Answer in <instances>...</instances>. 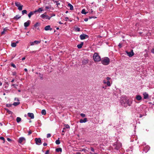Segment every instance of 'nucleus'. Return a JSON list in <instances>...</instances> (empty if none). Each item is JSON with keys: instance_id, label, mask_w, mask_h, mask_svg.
Returning a JSON list of instances; mask_svg holds the SVG:
<instances>
[{"instance_id": "c756f323", "label": "nucleus", "mask_w": 154, "mask_h": 154, "mask_svg": "<svg viewBox=\"0 0 154 154\" xmlns=\"http://www.w3.org/2000/svg\"><path fill=\"white\" fill-rule=\"evenodd\" d=\"M21 119L20 117H17V119H16L17 122L18 123H19L20 121H21Z\"/></svg>"}, {"instance_id": "2f4dec72", "label": "nucleus", "mask_w": 154, "mask_h": 154, "mask_svg": "<svg viewBox=\"0 0 154 154\" xmlns=\"http://www.w3.org/2000/svg\"><path fill=\"white\" fill-rule=\"evenodd\" d=\"M75 31H78V32H79L80 30V28L79 27H75Z\"/></svg>"}, {"instance_id": "13d9d810", "label": "nucleus", "mask_w": 154, "mask_h": 154, "mask_svg": "<svg viewBox=\"0 0 154 154\" xmlns=\"http://www.w3.org/2000/svg\"><path fill=\"white\" fill-rule=\"evenodd\" d=\"M24 71H25V72H27V69H26V68H25V69H24Z\"/></svg>"}, {"instance_id": "0eeeda50", "label": "nucleus", "mask_w": 154, "mask_h": 154, "mask_svg": "<svg viewBox=\"0 0 154 154\" xmlns=\"http://www.w3.org/2000/svg\"><path fill=\"white\" fill-rule=\"evenodd\" d=\"M40 42H41L40 41L35 40V41L33 42H30V45L32 46V45H34L35 44H38L39 43H40Z\"/></svg>"}, {"instance_id": "9b49d317", "label": "nucleus", "mask_w": 154, "mask_h": 154, "mask_svg": "<svg viewBox=\"0 0 154 154\" xmlns=\"http://www.w3.org/2000/svg\"><path fill=\"white\" fill-rule=\"evenodd\" d=\"M19 43L18 41H17L16 42H12L11 43V46L12 47H15L17 46V44Z\"/></svg>"}, {"instance_id": "6ab92c4d", "label": "nucleus", "mask_w": 154, "mask_h": 154, "mask_svg": "<svg viewBox=\"0 0 154 154\" xmlns=\"http://www.w3.org/2000/svg\"><path fill=\"white\" fill-rule=\"evenodd\" d=\"M43 11V9L42 8H39L37 10H35V12H38L40 13Z\"/></svg>"}, {"instance_id": "412c9836", "label": "nucleus", "mask_w": 154, "mask_h": 154, "mask_svg": "<svg viewBox=\"0 0 154 154\" xmlns=\"http://www.w3.org/2000/svg\"><path fill=\"white\" fill-rule=\"evenodd\" d=\"M7 30V28H4L3 31L1 32V34L2 35H4L5 33V32Z\"/></svg>"}, {"instance_id": "a19ab883", "label": "nucleus", "mask_w": 154, "mask_h": 154, "mask_svg": "<svg viewBox=\"0 0 154 154\" xmlns=\"http://www.w3.org/2000/svg\"><path fill=\"white\" fill-rule=\"evenodd\" d=\"M12 105L11 104H7L6 105L8 107H10L12 106Z\"/></svg>"}, {"instance_id": "bb28decb", "label": "nucleus", "mask_w": 154, "mask_h": 154, "mask_svg": "<svg viewBox=\"0 0 154 154\" xmlns=\"http://www.w3.org/2000/svg\"><path fill=\"white\" fill-rule=\"evenodd\" d=\"M112 84V83H110V81H107L106 82V84H107V85L108 86H111V84Z\"/></svg>"}, {"instance_id": "393cba45", "label": "nucleus", "mask_w": 154, "mask_h": 154, "mask_svg": "<svg viewBox=\"0 0 154 154\" xmlns=\"http://www.w3.org/2000/svg\"><path fill=\"white\" fill-rule=\"evenodd\" d=\"M81 13L83 14H86L88 13V12H85V9H83L81 11Z\"/></svg>"}, {"instance_id": "5701e85b", "label": "nucleus", "mask_w": 154, "mask_h": 154, "mask_svg": "<svg viewBox=\"0 0 154 154\" xmlns=\"http://www.w3.org/2000/svg\"><path fill=\"white\" fill-rule=\"evenodd\" d=\"M68 6L70 7V10H72L73 9V6L70 3L68 4Z\"/></svg>"}, {"instance_id": "4d7b16f0", "label": "nucleus", "mask_w": 154, "mask_h": 154, "mask_svg": "<svg viewBox=\"0 0 154 154\" xmlns=\"http://www.w3.org/2000/svg\"><path fill=\"white\" fill-rule=\"evenodd\" d=\"M60 4V3H59L58 2H57V6Z\"/></svg>"}, {"instance_id": "bf43d9fd", "label": "nucleus", "mask_w": 154, "mask_h": 154, "mask_svg": "<svg viewBox=\"0 0 154 154\" xmlns=\"http://www.w3.org/2000/svg\"><path fill=\"white\" fill-rule=\"evenodd\" d=\"M8 112H9V114L12 112L11 111H9V110H8Z\"/></svg>"}, {"instance_id": "ea45409f", "label": "nucleus", "mask_w": 154, "mask_h": 154, "mask_svg": "<svg viewBox=\"0 0 154 154\" xmlns=\"http://www.w3.org/2000/svg\"><path fill=\"white\" fill-rule=\"evenodd\" d=\"M50 8V6H46L45 7V8L46 9H49Z\"/></svg>"}, {"instance_id": "9d476101", "label": "nucleus", "mask_w": 154, "mask_h": 154, "mask_svg": "<svg viewBox=\"0 0 154 154\" xmlns=\"http://www.w3.org/2000/svg\"><path fill=\"white\" fill-rule=\"evenodd\" d=\"M136 99L138 101H140L142 99L141 96L139 95H136L135 97Z\"/></svg>"}, {"instance_id": "c9c22d12", "label": "nucleus", "mask_w": 154, "mask_h": 154, "mask_svg": "<svg viewBox=\"0 0 154 154\" xmlns=\"http://www.w3.org/2000/svg\"><path fill=\"white\" fill-rule=\"evenodd\" d=\"M51 137V134H48L47 135V138H49Z\"/></svg>"}, {"instance_id": "09e8293b", "label": "nucleus", "mask_w": 154, "mask_h": 154, "mask_svg": "<svg viewBox=\"0 0 154 154\" xmlns=\"http://www.w3.org/2000/svg\"><path fill=\"white\" fill-rule=\"evenodd\" d=\"M103 83L104 84H106V80H104L103 81Z\"/></svg>"}, {"instance_id": "a211bd4d", "label": "nucleus", "mask_w": 154, "mask_h": 154, "mask_svg": "<svg viewBox=\"0 0 154 154\" xmlns=\"http://www.w3.org/2000/svg\"><path fill=\"white\" fill-rule=\"evenodd\" d=\"M35 11L34 12L31 11L28 14V16L29 17V18H30L31 17V16L34 14L35 13Z\"/></svg>"}, {"instance_id": "de8ad7c7", "label": "nucleus", "mask_w": 154, "mask_h": 154, "mask_svg": "<svg viewBox=\"0 0 154 154\" xmlns=\"http://www.w3.org/2000/svg\"><path fill=\"white\" fill-rule=\"evenodd\" d=\"M38 23H37L36 24H35L34 25V27H36L37 26H38Z\"/></svg>"}, {"instance_id": "603ef678", "label": "nucleus", "mask_w": 154, "mask_h": 154, "mask_svg": "<svg viewBox=\"0 0 154 154\" xmlns=\"http://www.w3.org/2000/svg\"><path fill=\"white\" fill-rule=\"evenodd\" d=\"M91 150L93 152H94V149L93 148H91Z\"/></svg>"}, {"instance_id": "aec40b11", "label": "nucleus", "mask_w": 154, "mask_h": 154, "mask_svg": "<svg viewBox=\"0 0 154 154\" xmlns=\"http://www.w3.org/2000/svg\"><path fill=\"white\" fill-rule=\"evenodd\" d=\"M83 45V43L82 42L81 44L78 45H77V47L78 48H82Z\"/></svg>"}, {"instance_id": "7c9ffc66", "label": "nucleus", "mask_w": 154, "mask_h": 154, "mask_svg": "<svg viewBox=\"0 0 154 154\" xmlns=\"http://www.w3.org/2000/svg\"><path fill=\"white\" fill-rule=\"evenodd\" d=\"M59 138H58L57 140L55 141V143L57 144L58 145L60 143V142L59 140Z\"/></svg>"}, {"instance_id": "0e129e2a", "label": "nucleus", "mask_w": 154, "mask_h": 154, "mask_svg": "<svg viewBox=\"0 0 154 154\" xmlns=\"http://www.w3.org/2000/svg\"><path fill=\"white\" fill-rule=\"evenodd\" d=\"M76 154H81V153L79 152H76Z\"/></svg>"}, {"instance_id": "052dcab7", "label": "nucleus", "mask_w": 154, "mask_h": 154, "mask_svg": "<svg viewBox=\"0 0 154 154\" xmlns=\"http://www.w3.org/2000/svg\"><path fill=\"white\" fill-rule=\"evenodd\" d=\"M119 46L120 47V48H121V44L120 43H119Z\"/></svg>"}, {"instance_id": "69168bd1", "label": "nucleus", "mask_w": 154, "mask_h": 154, "mask_svg": "<svg viewBox=\"0 0 154 154\" xmlns=\"http://www.w3.org/2000/svg\"><path fill=\"white\" fill-rule=\"evenodd\" d=\"M14 79H13L12 80V81H11V82H13L14 81Z\"/></svg>"}, {"instance_id": "f3484780", "label": "nucleus", "mask_w": 154, "mask_h": 154, "mask_svg": "<svg viewBox=\"0 0 154 154\" xmlns=\"http://www.w3.org/2000/svg\"><path fill=\"white\" fill-rule=\"evenodd\" d=\"M122 146V144L120 143H118L117 144V145L116 147L115 148L117 150H118L119 148H120Z\"/></svg>"}, {"instance_id": "f704fd0d", "label": "nucleus", "mask_w": 154, "mask_h": 154, "mask_svg": "<svg viewBox=\"0 0 154 154\" xmlns=\"http://www.w3.org/2000/svg\"><path fill=\"white\" fill-rule=\"evenodd\" d=\"M80 116H81L83 117H85V114H83V113H81L80 114Z\"/></svg>"}, {"instance_id": "58836bf2", "label": "nucleus", "mask_w": 154, "mask_h": 154, "mask_svg": "<svg viewBox=\"0 0 154 154\" xmlns=\"http://www.w3.org/2000/svg\"><path fill=\"white\" fill-rule=\"evenodd\" d=\"M106 79L107 81H109V80L111 79V78L109 77H107L106 78Z\"/></svg>"}, {"instance_id": "39448f33", "label": "nucleus", "mask_w": 154, "mask_h": 154, "mask_svg": "<svg viewBox=\"0 0 154 154\" xmlns=\"http://www.w3.org/2000/svg\"><path fill=\"white\" fill-rule=\"evenodd\" d=\"M35 143L36 144L40 145L41 144V140L40 138H36L35 139Z\"/></svg>"}, {"instance_id": "864d4df0", "label": "nucleus", "mask_w": 154, "mask_h": 154, "mask_svg": "<svg viewBox=\"0 0 154 154\" xmlns=\"http://www.w3.org/2000/svg\"><path fill=\"white\" fill-rule=\"evenodd\" d=\"M47 145V144L46 143H44L43 144V145L44 146H46Z\"/></svg>"}, {"instance_id": "2eb2a0df", "label": "nucleus", "mask_w": 154, "mask_h": 154, "mask_svg": "<svg viewBox=\"0 0 154 154\" xmlns=\"http://www.w3.org/2000/svg\"><path fill=\"white\" fill-rule=\"evenodd\" d=\"M143 95L144 96V99H146L148 98V94L146 92H144L143 93Z\"/></svg>"}, {"instance_id": "4c0bfd02", "label": "nucleus", "mask_w": 154, "mask_h": 154, "mask_svg": "<svg viewBox=\"0 0 154 154\" xmlns=\"http://www.w3.org/2000/svg\"><path fill=\"white\" fill-rule=\"evenodd\" d=\"M11 86H14V87L15 88H16V86H18V85L13 84H12V85H11Z\"/></svg>"}, {"instance_id": "7ed1b4c3", "label": "nucleus", "mask_w": 154, "mask_h": 154, "mask_svg": "<svg viewBox=\"0 0 154 154\" xmlns=\"http://www.w3.org/2000/svg\"><path fill=\"white\" fill-rule=\"evenodd\" d=\"M52 17V16H49L47 15L46 13L41 14L40 15V17L43 19L44 20H49Z\"/></svg>"}, {"instance_id": "f257e3e1", "label": "nucleus", "mask_w": 154, "mask_h": 154, "mask_svg": "<svg viewBox=\"0 0 154 154\" xmlns=\"http://www.w3.org/2000/svg\"><path fill=\"white\" fill-rule=\"evenodd\" d=\"M101 62L103 65H106L109 64L110 60L108 58L106 57L102 59Z\"/></svg>"}, {"instance_id": "f03ea898", "label": "nucleus", "mask_w": 154, "mask_h": 154, "mask_svg": "<svg viewBox=\"0 0 154 154\" xmlns=\"http://www.w3.org/2000/svg\"><path fill=\"white\" fill-rule=\"evenodd\" d=\"M93 59L95 62H98L101 60V58L98 54L97 53H95L93 55Z\"/></svg>"}, {"instance_id": "f8f14e48", "label": "nucleus", "mask_w": 154, "mask_h": 154, "mask_svg": "<svg viewBox=\"0 0 154 154\" xmlns=\"http://www.w3.org/2000/svg\"><path fill=\"white\" fill-rule=\"evenodd\" d=\"M30 21L29 20H28L26 22L24 23V26L25 27H28L30 24Z\"/></svg>"}, {"instance_id": "6e6552de", "label": "nucleus", "mask_w": 154, "mask_h": 154, "mask_svg": "<svg viewBox=\"0 0 154 154\" xmlns=\"http://www.w3.org/2000/svg\"><path fill=\"white\" fill-rule=\"evenodd\" d=\"M149 149H150V147L149 146H148V145L146 146L144 148V149L143 150V152H144L145 153H146L148 151V150H149Z\"/></svg>"}, {"instance_id": "e433bc0d", "label": "nucleus", "mask_w": 154, "mask_h": 154, "mask_svg": "<svg viewBox=\"0 0 154 154\" xmlns=\"http://www.w3.org/2000/svg\"><path fill=\"white\" fill-rule=\"evenodd\" d=\"M11 66L13 67L14 68H16V66L14 63H12L11 64Z\"/></svg>"}, {"instance_id": "72a5a7b5", "label": "nucleus", "mask_w": 154, "mask_h": 154, "mask_svg": "<svg viewBox=\"0 0 154 154\" xmlns=\"http://www.w3.org/2000/svg\"><path fill=\"white\" fill-rule=\"evenodd\" d=\"M23 7V5H21L20 6L18 7V9L20 11H21L22 9V8Z\"/></svg>"}, {"instance_id": "a18cd8bd", "label": "nucleus", "mask_w": 154, "mask_h": 154, "mask_svg": "<svg viewBox=\"0 0 154 154\" xmlns=\"http://www.w3.org/2000/svg\"><path fill=\"white\" fill-rule=\"evenodd\" d=\"M16 74H17V73L15 72H13L12 73V75H16Z\"/></svg>"}, {"instance_id": "680f3d73", "label": "nucleus", "mask_w": 154, "mask_h": 154, "mask_svg": "<svg viewBox=\"0 0 154 154\" xmlns=\"http://www.w3.org/2000/svg\"><path fill=\"white\" fill-rule=\"evenodd\" d=\"M7 140L8 141H10L11 140L10 138H7Z\"/></svg>"}, {"instance_id": "774afa93", "label": "nucleus", "mask_w": 154, "mask_h": 154, "mask_svg": "<svg viewBox=\"0 0 154 154\" xmlns=\"http://www.w3.org/2000/svg\"><path fill=\"white\" fill-rule=\"evenodd\" d=\"M2 83L0 81V86H2Z\"/></svg>"}, {"instance_id": "c03bdc74", "label": "nucleus", "mask_w": 154, "mask_h": 154, "mask_svg": "<svg viewBox=\"0 0 154 154\" xmlns=\"http://www.w3.org/2000/svg\"><path fill=\"white\" fill-rule=\"evenodd\" d=\"M0 139L2 140H3L4 141H5V138L4 137H0Z\"/></svg>"}, {"instance_id": "20e7f679", "label": "nucleus", "mask_w": 154, "mask_h": 154, "mask_svg": "<svg viewBox=\"0 0 154 154\" xmlns=\"http://www.w3.org/2000/svg\"><path fill=\"white\" fill-rule=\"evenodd\" d=\"M88 36L86 35L83 34L81 35L80 36V38L81 39L84 40L86 38H88Z\"/></svg>"}, {"instance_id": "a878e982", "label": "nucleus", "mask_w": 154, "mask_h": 154, "mask_svg": "<svg viewBox=\"0 0 154 154\" xmlns=\"http://www.w3.org/2000/svg\"><path fill=\"white\" fill-rule=\"evenodd\" d=\"M21 17L19 15H17L14 17V19L17 20L20 18Z\"/></svg>"}, {"instance_id": "49530a36", "label": "nucleus", "mask_w": 154, "mask_h": 154, "mask_svg": "<svg viewBox=\"0 0 154 154\" xmlns=\"http://www.w3.org/2000/svg\"><path fill=\"white\" fill-rule=\"evenodd\" d=\"M14 100L17 101H18V102H19V101L18 98H15L14 99Z\"/></svg>"}, {"instance_id": "1a4fd4ad", "label": "nucleus", "mask_w": 154, "mask_h": 154, "mask_svg": "<svg viewBox=\"0 0 154 154\" xmlns=\"http://www.w3.org/2000/svg\"><path fill=\"white\" fill-rule=\"evenodd\" d=\"M25 140V139L24 137H20L19 139L18 142L21 143L22 142Z\"/></svg>"}, {"instance_id": "dca6fc26", "label": "nucleus", "mask_w": 154, "mask_h": 154, "mask_svg": "<svg viewBox=\"0 0 154 154\" xmlns=\"http://www.w3.org/2000/svg\"><path fill=\"white\" fill-rule=\"evenodd\" d=\"M28 116L31 118L32 119H33L34 118V114L33 113H28Z\"/></svg>"}, {"instance_id": "8fccbe9b", "label": "nucleus", "mask_w": 154, "mask_h": 154, "mask_svg": "<svg viewBox=\"0 0 154 154\" xmlns=\"http://www.w3.org/2000/svg\"><path fill=\"white\" fill-rule=\"evenodd\" d=\"M82 151H83L85 152H86L87 151V150L86 149H82Z\"/></svg>"}, {"instance_id": "423d86ee", "label": "nucleus", "mask_w": 154, "mask_h": 154, "mask_svg": "<svg viewBox=\"0 0 154 154\" xmlns=\"http://www.w3.org/2000/svg\"><path fill=\"white\" fill-rule=\"evenodd\" d=\"M127 54L129 57H131L133 56L134 55V53L133 52V50H132L131 51L128 52L127 51H126Z\"/></svg>"}, {"instance_id": "37998d69", "label": "nucleus", "mask_w": 154, "mask_h": 154, "mask_svg": "<svg viewBox=\"0 0 154 154\" xmlns=\"http://www.w3.org/2000/svg\"><path fill=\"white\" fill-rule=\"evenodd\" d=\"M32 131H29L28 132V135H29L32 133Z\"/></svg>"}, {"instance_id": "e2e57ef3", "label": "nucleus", "mask_w": 154, "mask_h": 154, "mask_svg": "<svg viewBox=\"0 0 154 154\" xmlns=\"http://www.w3.org/2000/svg\"><path fill=\"white\" fill-rule=\"evenodd\" d=\"M25 59V57H23L22 58V60H24Z\"/></svg>"}, {"instance_id": "b1692460", "label": "nucleus", "mask_w": 154, "mask_h": 154, "mask_svg": "<svg viewBox=\"0 0 154 154\" xmlns=\"http://www.w3.org/2000/svg\"><path fill=\"white\" fill-rule=\"evenodd\" d=\"M20 104V102H14L13 103V105L15 106H16Z\"/></svg>"}, {"instance_id": "473e14b6", "label": "nucleus", "mask_w": 154, "mask_h": 154, "mask_svg": "<svg viewBox=\"0 0 154 154\" xmlns=\"http://www.w3.org/2000/svg\"><path fill=\"white\" fill-rule=\"evenodd\" d=\"M22 13L23 15L24 14H26L27 13V11L26 10H24L22 11Z\"/></svg>"}, {"instance_id": "c85d7f7f", "label": "nucleus", "mask_w": 154, "mask_h": 154, "mask_svg": "<svg viewBox=\"0 0 154 154\" xmlns=\"http://www.w3.org/2000/svg\"><path fill=\"white\" fill-rule=\"evenodd\" d=\"M65 127L63 128V129H65L66 128H69L70 127L68 125H64Z\"/></svg>"}, {"instance_id": "338daca9", "label": "nucleus", "mask_w": 154, "mask_h": 154, "mask_svg": "<svg viewBox=\"0 0 154 154\" xmlns=\"http://www.w3.org/2000/svg\"><path fill=\"white\" fill-rule=\"evenodd\" d=\"M90 153H91V154H98V153H91V152Z\"/></svg>"}, {"instance_id": "79ce46f5", "label": "nucleus", "mask_w": 154, "mask_h": 154, "mask_svg": "<svg viewBox=\"0 0 154 154\" xmlns=\"http://www.w3.org/2000/svg\"><path fill=\"white\" fill-rule=\"evenodd\" d=\"M49 150H48L46 151V152H45V154H49Z\"/></svg>"}, {"instance_id": "cd10ccee", "label": "nucleus", "mask_w": 154, "mask_h": 154, "mask_svg": "<svg viewBox=\"0 0 154 154\" xmlns=\"http://www.w3.org/2000/svg\"><path fill=\"white\" fill-rule=\"evenodd\" d=\"M41 113L42 115H45L46 114V111L45 109H43L41 112Z\"/></svg>"}, {"instance_id": "4468645a", "label": "nucleus", "mask_w": 154, "mask_h": 154, "mask_svg": "<svg viewBox=\"0 0 154 154\" xmlns=\"http://www.w3.org/2000/svg\"><path fill=\"white\" fill-rule=\"evenodd\" d=\"M45 29L46 31H48L49 30H52V29L51 28L50 26L48 25L45 27Z\"/></svg>"}, {"instance_id": "3c124183", "label": "nucleus", "mask_w": 154, "mask_h": 154, "mask_svg": "<svg viewBox=\"0 0 154 154\" xmlns=\"http://www.w3.org/2000/svg\"><path fill=\"white\" fill-rule=\"evenodd\" d=\"M151 52L154 54V48L152 49Z\"/></svg>"}, {"instance_id": "5fc2aeb1", "label": "nucleus", "mask_w": 154, "mask_h": 154, "mask_svg": "<svg viewBox=\"0 0 154 154\" xmlns=\"http://www.w3.org/2000/svg\"><path fill=\"white\" fill-rule=\"evenodd\" d=\"M65 19L66 21H67L68 19V17H66L65 18Z\"/></svg>"}, {"instance_id": "6e6d98bb", "label": "nucleus", "mask_w": 154, "mask_h": 154, "mask_svg": "<svg viewBox=\"0 0 154 154\" xmlns=\"http://www.w3.org/2000/svg\"><path fill=\"white\" fill-rule=\"evenodd\" d=\"M88 18H85L84 19V20L85 21H88Z\"/></svg>"}, {"instance_id": "ddd939ff", "label": "nucleus", "mask_w": 154, "mask_h": 154, "mask_svg": "<svg viewBox=\"0 0 154 154\" xmlns=\"http://www.w3.org/2000/svg\"><path fill=\"white\" fill-rule=\"evenodd\" d=\"M87 122V118H85L83 119H81L80 120V123H85Z\"/></svg>"}, {"instance_id": "4be33fe9", "label": "nucleus", "mask_w": 154, "mask_h": 154, "mask_svg": "<svg viewBox=\"0 0 154 154\" xmlns=\"http://www.w3.org/2000/svg\"><path fill=\"white\" fill-rule=\"evenodd\" d=\"M15 4V5L18 7L21 5L20 3L18 2H16Z\"/></svg>"}]
</instances>
